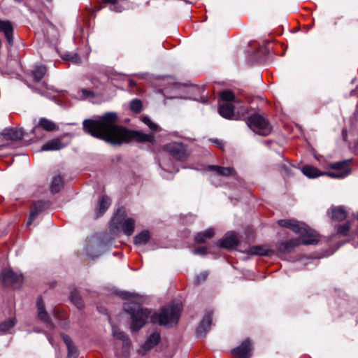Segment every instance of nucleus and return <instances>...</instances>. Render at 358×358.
Wrapping results in <instances>:
<instances>
[{
    "instance_id": "4c0bfd02",
    "label": "nucleus",
    "mask_w": 358,
    "mask_h": 358,
    "mask_svg": "<svg viewBox=\"0 0 358 358\" xmlns=\"http://www.w3.org/2000/svg\"><path fill=\"white\" fill-rule=\"evenodd\" d=\"M104 2H106V3H110L112 4V6H110V9L113 11H117V12H120L122 10V9L119 7V6H117L115 5L116 3V0H102Z\"/></svg>"
},
{
    "instance_id": "37998d69",
    "label": "nucleus",
    "mask_w": 358,
    "mask_h": 358,
    "mask_svg": "<svg viewBox=\"0 0 358 358\" xmlns=\"http://www.w3.org/2000/svg\"><path fill=\"white\" fill-rule=\"evenodd\" d=\"M48 340H49V342L52 344V340H51V338H48Z\"/></svg>"
},
{
    "instance_id": "a19ab883",
    "label": "nucleus",
    "mask_w": 358,
    "mask_h": 358,
    "mask_svg": "<svg viewBox=\"0 0 358 358\" xmlns=\"http://www.w3.org/2000/svg\"><path fill=\"white\" fill-rule=\"evenodd\" d=\"M159 165H160V166H161L164 170H165L166 169H169V168L167 167L166 164L164 162H162V161H160V162H159Z\"/></svg>"
},
{
    "instance_id": "49530a36",
    "label": "nucleus",
    "mask_w": 358,
    "mask_h": 358,
    "mask_svg": "<svg viewBox=\"0 0 358 358\" xmlns=\"http://www.w3.org/2000/svg\"><path fill=\"white\" fill-rule=\"evenodd\" d=\"M357 107H358V103H357Z\"/></svg>"
},
{
    "instance_id": "dca6fc26",
    "label": "nucleus",
    "mask_w": 358,
    "mask_h": 358,
    "mask_svg": "<svg viewBox=\"0 0 358 358\" xmlns=\"http://www.w3.org/2000/svg\"><path fill=\"white\" fill-rule=\"evenodd\" d=\"M36 305L38 318L44 323H45L48 327L51 328L52 327V324L50 321L48 313L45 310L44 303L41 299H37Z\"/></svg>"
},
{
    "instance_id": "6ab92c4d",
    "label": "nucleus",
    "mask_w": 358,
    "mask_h": 358,
    "mask_svg": "<svg viewBox=\"0 0 358 358\" xmlns=\"http://www.w3.org/2000/svg\"><path fill=\"white\" fill-rule=\"evenodd\" d=\"M67 145V143H63L60 138H55L48 141L41 148L42 151L59 150Z\"/></svg>"
},
{
    "instance_id": "4be33fe9",
    "label": "nucleus",
    "mask_w": 358,
    "mask_h": 358,
    "mask_svg": "<svg viewBox=\"0 0 358 358\" xmlns=\"http://www.w3.org/2000/svg\"><path fill=\"white\" fill-rule=\"evenodd\" d=\"M45 206V203L43 201H38L34 204L33 208L31 210L29 218L27 223V227L31 225L36 217L43 210Z\"/></svg>"
},
{
    "instance_id": "0eeeda50",
    "label": "nucleus",
    "mask_w": 358,
    "mask_h": 358,
    "mask_svg": "<svg viewBox=\"0 0 358 358\" xmlns=\"http://www.w3.org/2000/svg\"><path fill=\"white\" fill-rule=\"evenodd\" d=\"M248 127L256 134L267 136L271 133V127L268 122L260 115L254 114L248 118Z\"/></svg>"
},
{
    "instance_id": "423d86ee",
    "label": "nucleus",
    "mask_w": 358,
    "mask_h": 358,
    "mask_svg": "<svg viewBox=\"0 0 358 358\" xmlns=\"http://www.w3.org/2000/svg\"><path fill=\"white\" fill-rule=\"evenodd\" d=\"M135 223L133 217H127L125 211L120 209L113 217L110 227L113 233L121 231L125 235L131 236L134 231Z\"/></svg>"
},
{
    "instance_id": "20e7f679",
    "label": "nucleus",
    "mask_w": 358,
    "mask_h": 358,
    "mask_svg": "<svg viewBox=\"0 0 358 358\" xmlns=\"http://www.w3.org/2000/svg\"><path fill=\"white\" fill-rule=\"evenodd\" d=\"M332 171L321 172L317 168L312 166H305L302 168V173L309 178H315L320 176L326 175L331 178H344L351 171L350 161H342L332 163L329 165Z\"/></svg>"
},
{
    "instance_id": "ea45409f",
    "label": "nucleus",
    "mask_w": 358,
    "mask_h": 358,
    "mask_svg": "<svg viewBox=\"0 0 358 358\" xmlns=\"http://www.w3.org/2000/svg\"><path fill=\"white\" fill-rule=\"evenodd\" d=\"M206 250L207 249L205 247H200V248L193 250V254H194V255H205L206 253Z\"/></svg>"
},
{
    "instance_id": "a211bd4d",
    "label": "nucleus",
    "mask_w": 358,
    "mask_h": 358,
    "mask_svg": "<svg viewBox=\"0 0 358 358\" xmlns=\"http://www.w3.org/2000/svg\"><path fill=\"white\" fill-rule=\"evenodd\" d=\"M38 127H41L47 131H52L56 129L57 124L52 121L43 117L39 120L37 125L32 129L31 133L36 132Z\"/></svg>"
},
{
    "instance_id": "473e14b6",
    "label": "nucleus",
    "mask_w": 358,
    "mask_h": 358,
    "mask_svg": "<svg viewBox=\"0 0 358 358\" xmlns=\"http://www.w3.org/2000/svg\"><path fill=\"white\" fill-rule=\"evenodd\" d=\"M69 298L73 304H75L78 308H81L83 307L82 300L77 290H72L71 292Z\"/></svg>"
},
{
    "instance_id": "a878e982",
    "label": "nucleus",
    "mask_w": 358,
    "mask_h": 358,
    "mask_svg": "<svg viewBox=\"0 0 358 358\" xmlns=\"http://www.w3.org/2000/svg\"><path fill=\"white\" fill-rule=\"evenodd\" d=\"M110 199L108 196H103L99 202L97 216L101 215L104 213L110 206Z\"/></svg>"
},
{
    "instance_id": "cd10ccee",
    "label": "nucleus",
    "mask_w": 358,
    "mask_h": 358,
    "mask_svg": "<svg viewBox=\"0 0 358 358\" xmlns=\"http://www.w3.org/2000/svg\"><path fill=\"white\" fill-rule=\"evenodd\" d=\"M95 96V94L92 90L83 88L78 90L74 97L78 99H86L88 98H93Z\"/></svg>"
},
{
    "instance_id": "39448f33",
    "label": "nucleus",
    "mask_w": 358,
    "mask_h": 358,
    "mask_svg": "<svg viewBox=\"0 0 358 358\" xmlns=\"http://www.w3.org/2000/svg\"><path fill=\"white\" fill-rule=\"evenodd\" d=\"M278 224L280 227L289 228L294 233L299 234L305 245H314L319 241L317 233L304 223L295 220H280L278 221Z\"/></svg>"
},
{
    "instance_id": "7c9ffc66",
    "label": "nucleus",
    "mask_w": 358,
    "mask_h": 358,
    "mask_svg": "<svg viewBox=\"0 0 358 358\" xmlns=\"http://www.w3.org/2000/svg\"><path fill=\"white\" fill-rule=\"evenodd\" d=\"M16 324V320L15 317L10 318L6 320L5 322L0 324V333H6Z\"/></svg>"
},
{
    "instance_id": "ddd939ff",
    "label": "nucleus",
    "mask_w": 358,
    "mask_h": 358,
    "mask_svg": "<svg viewBox=\"0 0 358 358\" xmlns=\"http://www.w3.org/2000/svg\"><path fill=\"white\" fill-rule=\"evenodd\" d=\"M24 135L22 129L6 128L1 133V136L5 140L17 141L21 139Z\"/></svg>"
},
{
    "instance_id": "5701e85b",
    "label": "nucleus",
    "mask_w": 358,
    "mask_h": 358,
    "mask_svg": "<svg viewBox=\"0 0 358 358\" xmlns=\"http://www.w3.org/2000/svg\"><path fill=\"white\" fill-rule=\"evenodd\" d=\"M150 239V232L148 230H143L134 236V243L137 246H143L148 243Z\"/></svg>"
},
{
    "instance_id": "2f4dec72",
    "label": "nucleus",
    "mask_w": 358,
    "mask_h": 358,
    "mask_svg": "<svg viewBox=\"0 0 358 358\" xmlns=\"http://www.w3.org/2000/svg\"><path fill=\"white\" fill-rule=\"evenodd\" d=\"M112 331H113V336L116 339L121 340L126 343H128L129 342V340L127 337V336L122 331H120L117 327L113 326L112 327Z\"/></svg>"
},
{
    "instance_id": "9b49d317",
    "label": "nucleus",
    "mask_w": 358,
    "mask_h": 358,
    "mask_svg": "<svg viewBox=\"0 0 358 358\" xmlns=\"http://www.w3.org/2000/svg\"><path fill=\"white\" fill-rule=\"evenodd\" d=\"M237 358H249L252 354V344L249 339L245 340L239 346L232 350Z\"/></svg>"
},
{
    "instance_id": "1a4fd4ad",
    "label": "nucleus",
    "mask_w": 358,
    "mask_h": 358,
    "mask_svg": "<svg viewBox=\"0 0 358 358\" xmlns=\"http://www.w3.org/2000/svg\"><path fill=\"white\" fill-rule=\"evenodd\" d=\"M1 276L3 283L7 286L20 284L22 281V275L11 269H4Z\"/></svg>"
},
{
    "instance_id": "4468645a",
    "label": "nucleus",
    "mask_w": 358,
    "mask_h": 358,
    "mask_svg": "<svg viewBox=\"0 0 358 358\" xmlns=\"http://www.w3.org/2000/svg\"><path fill=\"white\" fill-rule=\"evenodd\" d=\"M238 243L236 234L234 232L227 234L222 239L217 242V245L220 248H232Z\"/></svg>"
},
{
    "instance_id": "f8f14e48",
    "label": "nucleus",
    "mask_w": 358,
    "mask_h": 358,
    "mask_svg": "<svg viewBox=\"0 0 358 358\" xmlns=\"http://www.w3.org/2000/svg\"><path fill=\"white\" fill-rule=\"evenodd\" d=\"M0 32L4 34V36L10 45H13V27L8 20H0Z\"/></svg>"
},
{
    "instance_id": "aec40b11",
    "label": "nucleus",
    "mask_w": 358,
    "mask_h": 358,
    "mask_svg": "<svg viewBox=\"0 0 358 358\" xmlns=\"http://www.w3.org/2000/svg\"><path fill=\"white\" fill-rule=\"evenodd\" d=\"M248 253L253 255L271 256L274 252L273 250L269 249L267 246L257 245L251 247L248 250Z\"/></svg>"
},
{
    "instance_id": "f704fd0d",
    "label": "nucleus",
    "mask_w": 358,
    "mask_h": 358,
    "mask_svg": "<svg viewBox=\"0 0 358 358\" xmlns=\"http://www.w3.org/2000/svg\"><path fill=\"white\" fill-rule=\"evenodd\" d=\"M141 121L145 124L152 131H157L158 125L152 122V120L147 116H143Z\"/></svg>"
},
{
    "instance_id": "c85d7f7f",
    "label": "nucleus",
    "mask_w": 358,
    "mask_h": 358,
    "mask_svg": "<svg viewBox=\"0 0 358 358\" xmlns=\"http://www.w3.org/2000/svg\"><path fill=\"white\" fill-rule=\"evenodd\" d=\"M63 187V179L61 176H57L53 178L51 182L50 189L53 193H57Z\"/></svg>"
},
{
    "instance_id": "c756f323",
    "label": "nucleus",
    "mask_w": 358,
    "mask_h": 358,
    "mask_svg": "<svg viewBox=\"0 0 358 358\" xmlns=\"http://www.w3.org/2000/svg\"><path fill=\"white\" fill-rule=\"evenodd\" d=\"M46 73V68L44 66H35L32 71V76L35 81H40Z\"/></svg>"
},
{
    "instance_id": "f3484780",
    "label": "nucleus",
    "mask_w": 358,
    "mask_h": 358,
    "mask_svg": "<svg viewBox=\"0 0 358 358\" xmlns=\"http://www.w3.org/2000/svg\"><path fill=\"white\" fill-rule=\"evenodd\" d=\"M301 244L299 238L290 239L289 241L281 242L278 244V250L280 252H289L295 247Z\"/></svg>"
},
{
    "instance_id": "2eb2a0df",
    "label": "nucleus",
    "mask_w": 358,
    "mask_h": 358,
    "mask_svg": "<svg viewBox=\"0 0 358 358\" xmlns=\"http://www.w3.org/2000/svg\"><path fill=\"white\" fill-rule=\"evenodd\" d=\"M331 219L341 221L346 218L347 212L343 206L331 207L327 212Z\"/></svg>"
},
{
    "instance_id": "de8ad7c7",
    "label": "nucleus",
    "mask_w": 358,
    "mask_h": 358,
    "mask_svg": "<svg viewBox=\"0 0 358 358\" xmlns=\"http://www.w3.org/2000/svg\"><path fill=\"white\" fill-rule=\"evenodd\" d=\"M357 245H358V243H357Z\"/></svg>"
},
{
    "instance_id": "c03bdc74",
    "label": "nucleus",
    "mask_w": 358,
    "mask_h": 358,
    "mask_svg": "<svg viewBox=\"0 0 358 358\" xmlns=\"http://www.w3.org/2000/svg\"><path fill=\"white\" fill-rule=\"evenodd\" d=\"M15 1L20 2L22 0H15Z\"/></svg>"
},
{
    "instance_id": "9d476101",
    "label": "nucleus",
    "mask_w": 358,
    "mask_h": 358,
    "mask_svg": "<svg viewBox=\"0 0 358 358\" xmlns=\"http://www.w3.org/2000/svg\"><path fill=\"white\" fill-rule=\"evenodd\" d=\"M213 312L208 311L204 315L201 322L196 330V334L198 337L204 336L211 327Z\"/></svg>"
},
{
    "instance_id": "bb28decb",
    "label": "nucleus",
    "mask_w": 358,
    "mask_h": 358,
    "mask_svg": "<svg viewBox=\"0 0 358 358\" xmlns=\"http://www.w3.org/2000/svg\"><path fill=\"white\" fill-rule=\"evenodd\" d=\"M214 236L213 229H208L203 232L198 233L194 240L196 243H204L207 239L211 238Z\"/></svg>"
},
{
    "instance_id": "7ed1b4c3",
    "label": "nucleus",
    "mask_w": 358,
    "mask_h": 358,
    "mask_svg": "<svg viewBox=\"0 0 358 358\" xmlns=\"http://www.w3.org/2000/svg\"><path fill=\"white\" fill-rule=\"evenodd\" d=\"M220 97L224 102L218 108L219 114L226 119H239L248 113V108L236 99L234 94L229 91H223Z\"/></svg>"
},
{
    "instance_id": "393cba45",
    "label": "nucleus",
    "mask_w": 358,
    "mask_h": 358,
    "mask_svg": "<svg viewBox=\"0 0 358 358\" xmlns=\"http://www.w3.org/2000/svg\"><path fill=\"white\" fill-rule=\"evenodd\" d=\"M208 169L213 171L215 172V175L223 176L232 175L233 172H234L233 169L231 168L222 167V166H213V165L209 166Z\"/></svg>"
},
{
    "instance_id": "6e6552de",
    "label": "nucleus",
    "mask_w": 358,
    "mask_h": 358,
    "mask_svg": "<svg viewBox=\"0 0 358 358\" xmlns=\"http://www.w3.org/2000/svg\"><path fill=\"white\" fill-rule=\"evenodd\" d=\"M164 149L176 159L183 160L187 157L186 148L182 143L172 142L166 145Z\"/></svg>"
},
{
    "instance_id": "c9c22d12",
    "label": "nucleus",
    "mask_w": 358,
    "mask_h": 358,
    "mask_svg": "<svg viewBox=\"0 0 358 358\" xmlns=\"http://www.w3.org/2000/svg\"><path fill=\"white\" fill-rule=\"evenodd\" d=\"M142 108V102L139 99H134L130 103V108L131 110L138 113Z\"/></svg>"
},
{
    "instance_id": "79ce46f5",
    "label": "nucleus",
    "mask_w": 358,
    "mask_h": 358,
    "mask_svg": "<svg viewBox=\"0 0 358 358\" xmlns=\"http://www.w3.org/2000/svg\"><path fill=\"white\" fill-rule=\"evenodd\" d=\"M214 142H215V143H217V145L219 147L222 148V142H220V141H218L217 140L215 141Z\"/></svg>"
},
{
    "instance_id": "b1692460",
    "label": "nucleus",
    "mask_w": 358,
    "mask_h": 358,
    "mask_svg": "<svg viewBox=\"0 0 358 358\" xmlns=\"http://www.w3.org/2000/svg\"><path fill=\"white\" fill-rule=\"evenodd\" d=\"M160 340L159 333L155 331L152 333L147 339V341L143 344L142 348L144 351L149 350L155 346Z\"/></svg>"
},
{
    "instance_id": "72a5a7b5",
    "label": "nucleus",
    "mask_w": 358,
    "mask_h": 358,
    "mask_svg": "<svg viewBox=\"0 0 358 358\" xmlns=\"http://www.w3.org/2000/svg\"><path fill=\"white\" fill-rule=\"evenodd\" d=\"M62 58L64 60L69 61V62H72L73 64H80L81 62V59H80V57L76 53H73V52L66 53L62 56Z\"/></svg>"
},
{
    "instance_id": "e433bc0d",
    "label": "nucleus",
    "mask_w": 358,
    "mask_h": 358,
    "mask_svg": "<svg viewBox=\"0 0 358 358\" xmlns=\"http://www.w3.org/2000/svg\"><path fill=\"white\" fill-rule=\"evenodd\" d=\"M350 230V224L348 223L338 225L337 227V234L341 236L348 235Z\"/></svg>"
},
{
    "instance_id": "58836bf2",
    "label": "nucleus",
    "mask_w": 358,
    "mask_h": 358,
    "mask_svg": "<svg viewBox=\"0 0 358 358\" xmlns=\"http://www.w3.org/2000/svg\"><path fill=\"white\" fill-rule=\"evenodd\" d=\"M208 273L204 271L201 273L199 275H196L195 278V282L199 284L202 281H204L207 278Z\"/></svg>"
},
{
    "instance_id": "412c9836",
    "label": "nucleus",
    "mask_w": 358,
    "mask_h": 358,
    "mask_svg": "<svg viewBox=\"0 0 358 358\" xmlns=\"http://www.w3.org/2000/svg\"><path fill=\"white\" fill-rule=\"evenodd\" d=\"M62 337L67 347L68 357L77 358L78 356V351L77 348L74 345L71 338L65 334H62Z\"/></svg>"
},
{
    "instance_id": "a18cd8bd",
    "label": "nucleus",
    "mask_w": 358,
    "mask_h": 358,
    "mask_svg": "<svg viewBox=\"0 0 358 358\" xmlns=\"http://www.w3.org/2000/svg\"><path fill=\"white\" fill-rule=\"evenodd\" d=\"M357 220H358V213H357Z\"/></svg>"
},
{
    "instance_id": "f03ea898",
    "label": "nucleus",
    "mask_w": 358,
    "mask_h": 358,
    "mask_svg": "<svg viewBox=\"0 0 358 358\" xmlns=\"http://www.w3.org/2000/svg\"><path fill=\"white\" fill-rule=\"evenodd\" d=\"M125 295L129 301L124 303V309L131 316V331H138L145 324L148 318L152 323L168 327L178 323L181 311V305L179 303H172L164 307L159 313L151 314L150 310L141 306L140 296L129 293H126Z\"/></svg>"
},
{
    "instance_id": "f257e3e1",
    "label": "nucleus",
    "mask_w": 358,
    "mask_h": 358,
    "mask_svg": "<svg viewBox=\"0 0 358 358\" xmlns=\"http://www.w3.org/2000/svg\"><path fill=\"white\" fill-rule=\"evenodd\" d=\"M115 113H106L97 119H87L83 122V130L92 136L113 145L127 143L132 140L138 143H153L152 133L145 134L141 131L129 130L116 124Z\"/></svg>"
}]
</instances>
